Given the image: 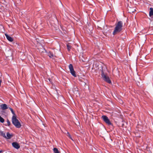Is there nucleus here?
<instances>
[{
  "label": "nucleus",
  "instance_id": "nucleus-1",
  "mask_svg": "<svg viewBox=\"0 0 153 153\" xmlns=\"http://www.w3.org/2000/svg\"><path fill=\"white\" fill-rule=\"evenodd\" d=\"M115 27L113 32V34L114 35L119 33L122 31L123 23L122 21H119L115 24Z\"/></svg>",
  "mask_w": 153,
  "mask_h": 153
},
{
  "label": "nucleus",
  "instance_id": "nucleus-2",
  "mask_svg": "<svg viewBox=\"0 0 153 153\" xmlns=\"http://www.w3.org/2000/svg\"><path fill=\"white\" fill-rule=\"evenodd\" d=\"M12 123L15 127L18 128H20L21 126L20 123L16 118V116L13 115L12 118Z\"/></svg>",
  "mask_w": 153,
  "mask_h": 153
},
{
  "label": "nucleus",
  "instance_id": "nucleus-3",
  "mask_svg": "<svg viewBox=\"0 0 153 153\" xmlns=\"http://www.w3.org/2000/svg\"><path fill=\"white\" fill-rule=\"evenodd\" d=\"M101 76L103 79L108 83H111V81L107 74H104V71L102 70L101 71Z\"/></svg>",
  "mask_w": 153,
  "mask_h": 153
},
{
  "label": "nucleus",
  "instance_id": "nucleus-4",
  "mask_svg": "<svg viewBox=\"0 0 153 153\" xmlns=\"http://www.w3.org/2000/svg\"><path fill=\"white\" fill-rule=\"evenodd\" d=\"M69 68L70 71V72L71 74L74 77H76V75L75 72L74 70V68L72 65L70 64L69 65Z\"/></svg>",
  "mask_w": 153,
  "mask_h": 153
},
{
  "label": "nucleus",
  "instance_id": "nucleus-5",
  "mask_svg": "<svg viewBox=\"0 0 153 153\" xmlns=\"http://www.w3.org/2000/svg\"><path fill=\"white\" fill-rule=\"evenodd\" d=\"M102 118L104 121L108 125H111V123L110 122L108 118L105 115H103L102 116Z\"/></svg>",
  "mask_w": 153,
  "mask_h": 153
},
{
  "label": "nucleus",
  "instance_id": "nucleus-6",
  "mask_svg": "<svg viewBox=\"0 0 153 153\" xmlns=\"http://www.w3.org/2000/svg\"><path fill=\"white\" fill-rule=\"evenodd\" d=\"M12 145L14 148L18 149L20 147L19 144L16 142H13L12 143Z\"/></svg>",
  "mask_w": 153,
  "mask_h": 153
},
{
  "label": "nucleus",
  "instance_id": "nucleus-7",
  "mask_svg": "<svg viewBox=\"0 0 153 153\" xmlns=\"http://www.w3.org/2000/svg\"><path fill=\"white\" fill-rule=\"evenodd\" d=\"M144 149L146 150L149 153H152V148H151V149L150 148L148 147V146L146 145H145L144 146Z\"/></svg>",
  "mask_w": 153,
  "mask_h": 153
},
{
  "label": "nucleus",
  "instance_id": "nucleus-8",
  "mask_svg": "<svg viewBox=\"0 0 153 153\" xmlns=\"http://www.w3.org/2000/svg\"><path fill=\"white\" fill-rule=\"evenodd\" d=\"M5 36L7 40L10 42H12L13 41V39L7 34H5Z\"/></svg>",
  "mask_w": 153,
  "mask_h": 153
},
{
  "label": "nucleus",
  "instance_id": "nucleus-9",
  "mask_svg": "<svg viewBox=\"0 0 153 153\" xmlns=\"http://www.w3.org/2000/svg\"><path fill=\"white\" fill-rule=\"evenodd\" d=\"M1 107L2 110H5L8 108L6 104L1 105Z\"/></svg>",
  "mask_w": 153,
  "mask_h": 153
},
{
  "label": "nucleus",
  "instance_id": "nucleus-10",
  "mask_svg": "<svg viewBox=\"0 0 153 153\" xmlns=\"http://www.w3.org/2000/svg\"><path fill=\"white\" fill-rule=\"evenodd\" d=\"M48 55L51 58H53L55 56L53 53L51 52H49L48 53Z\"/></svg>",
  "mask_w": 153,
  "mask_h": 153
},
{
  "label": "nucleus",
  "instance_id": "nucleus-11",
  "mask_svg": "<svg viewBox=\"0 0 153 153\" xmlns=\"http://www.w3.org/2000/svg\"><path fill=\"white\" fill-rule=\"evenodd\" d=\"M7 136L6 138L7 139H10L12 137V135L9 133V132H7Z\"/></svg>",
  "mask_w": 153,
  "mask_h": 153
},
{
  "label": "nucleus",
  "instance_id": "nucleus-12",
  "mask_svg": "<svg viewBox=\"0 0 153 153\" xmlns=\"http://www.w3.org/2000/svg\"><path fill=\"white\" fill-rule=\"evenodd\" d=\"M150 11L149 12V15L150 16H153V8H150Z\"/></svg>",
  "mask_w": 153,
  "mask_h": 153
},
{
  "label": "nucleus",
  "instance_id": "nucleus-13",
  "mask_svg": "<svg viewBox=\"0 0 153 153\" xmlns=\"http://www.w3.org/2000/svg\"><path fill=\"white\" fill-rule=\"evenodd\" d=\"M0 135L5 138H6L5 133L3 131H0Z\"/></svg>",
  "mask_w": 153,
  "mask_h": 153
},
{
  "label": "nucleus",
  "instance_id": "nucleus-14",
  "mask_svg": "<svg viewBox=\"0 0 153 153\" xmlns=\"http://www.w3.org/2000/svg\"><path fill=\"white\" fill-rule=\"evenodd\" d=\"M53 150L54 153H60L59 150L56 148H54Z\"/></svg>",
  "mask_w": 153,
  "mask_h": 153
},
{
  "label": "nucleus",
  "instance_id": "nucleus-15",
  "mask_svg": "<svg viewBox=\"0 0 153 153\" xmlns=\"http://www.w3.org/2000/svg\"><path fill=\"white\" fill-rule=\"evenodd\" d=\"M67 47L68 51H69L71 48V46L69 44H68L67 45Z\"/></svg>",
  "mask_w": 153,
  "mask_h": 153
},
{
  "label": "nucleus",
  "instance_id": "nucleus-16",
  "mask_svg": "<svg viewBox=\"0 0 153 153\" xmlns=\"http://www.w3.org/2000/svg\"><path fill=\"white\" fill-rule=\"evenodd\" d=\"M4 121V119L0 116V122L1 123H3Z\"/></svg>",
  "mask_w": 153,
  "mask_h": 153
},
{
  "label": "nucleus",
  "instance_id": "nucleus-17",
  "mask_svg": "<svg viewBox=\"0 0 153 153\" xmlns=\"http://www.w3.org/2000/svg\"><path fill=\"white\" fill-rule=\"evenodd\" d=\"M10 108V110L12 113L13 114V115L16 116L15 113H14V112L13 111V109L11 108Z\"/></svg>",
  "mask_w": 153,
  "mask_h": 153
},
{
  "label": "nucleus",
  "instance_id": "nucleus-18",
  "mask_svg": "<svg viewBox=\"0 0 153 153\" xmlns=\"http://www.w3.org/2000/svg\"><path fill=\"white\" fill-rule=\"evenodd\" d=\"M7 123L8 126H10V123L8 119H7Z\"/></svg>",
  "mask_w": 153,
  "mask_h": 153
},
{
  "label": "nucleus",
  "instance_id": "nucleus-19",
  "mask_svg": "<svg viewBox=\"0 0 153 153\" xmlns=\"http://www.w3.org/2000/svg\"><path fill=\"white\" fill-rule=\"evenodd\" d=\"M67 136H68L72 140V139L71 138V135H70L69 133L68 132L67 133Z\"/></svg>",
  "mask_w": 153,
  "mask_h": 153
},
{
  "label": "nucleus",
  "instance_id": "nucleus-20",
  "mask_svg": "<svg viewBox=\"0 0 153 153\" xmlns=\"http://www.w3.org/2000/svg\"><path fill=\"white\" fill-rule=\"evenodd\" d=\"M129 10V12L130 13H133L134 12V11H135V10L134 9L132 10H131V9H130Z\"/></svg>",
  "mask_w": 153,
  "mask_h": 153
},
{
  "label": "nucleus",
  "instance_id": "nucleus-21",
  "mask_svg": "<svg viewBox=\"0 0 153 153\" xmlns=\"http://www.w3.org/2000/svg\"><path fill=\"white\" fill-rule=\"evenodd\" d=\"M3 152V151L2 150H0V153H2Z\"/></svg>",
  "mask_w": 153,
  "mask_h": 153
},
{
  "label": "nucleus",
  "instance_id": "nucleus-22",
  "mask_svg": "<svg viewBox=\"0 0 153 153\" xmlns=\"http://www.w3.org/2000/svg\"><path fill=\"white\" fill-rule=\"evenodd\" d=\"M1 80H0V85H1Z\"/></svg>",
  "mask_w": 153,
  "mask_h": 153
},
{
  "label": "nucleus",
  "instance_id": "nucleus-23",
  "mask_svg": "<svg viewBox=\"0 0 153 153\" xmlns=\"http://www.w3.org/2000/svg\"><path fill=\"white\" fill-rule=\"evenodd\" d=\"M120 103H123V102L122 101H121V102H120Z\"/></svg>",
  "mask_w": 153,
  "mask_h": 153
}]
</instances>
